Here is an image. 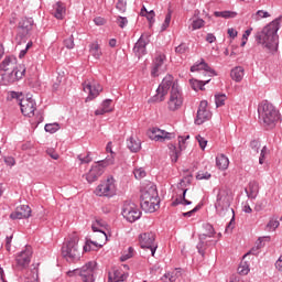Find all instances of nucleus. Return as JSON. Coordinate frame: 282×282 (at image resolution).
Wrapping results in <instances>:
<instances>
[{
	"label": "nucleus",
	"instance_id": "423d86ee",
	"mask_svg": "<svg viewBox=\"0 0 282 282\" xmlns=\"http://www.w3.org/2000/svg\"><path fill=\"white\" fill-rule=\"evenodd\" d=\"M67 276H80L83 282H96V262L90 261L80 269L68 271Z\"/></svg>",
	"mask_w": 282,
	"mask_h": 282
},
{
	"label": "nucleus",
	"instance_id": "9b49d317",
	"mask_svg": "<svg viewBox=\"0 0 282 282\" xmlns=\"http://www.w3.org/2000/svg\"><path fill=\"white\" fill-rule=\"evenodd\" d=\"M32 247L25 246L24 250H22L15 257V270H25L32 261Z\"/></svg>",
	"mask_w": 282,
	"mask_h": 282
},
{
	"label": "nucleus",
	"instance_id": "b1692460",
	"mask_svg": "<svg viewBox=\"0 0 282 282\" xmlns=\"http://www.w3.org/2000/svg\"><path fill=\"white\" fill-rule=\"evenodd\" d=\"M145 200L160 202L158 188L155 186H150L148 189L142 192L141 202Z\"/></svg>",
	"mask_w": 282,
	"mask_h": 282
},
{
	"label": "nucleus",
	"instance_id": "5701e85b",
	"mask_svg": "<svg viewBox=\"0 0 282 282\" xmlns=\"http://www.w3.org/2000/svg\"><path fill=\"white\" fill-rule=\"evenodd\" d=\"M164 61H166V55L164 54H158L154 57L151 70V76H153V78L159 76L160 69H162V66L164 65Z\"/></svg>",
	"mask_w": 282,
	"mask_h": 282
},
{
	"label": "nucleus",
	"instance_id": "4d7b16f0",
	"mask_svg": "<svg viewBox=\"0 0 282 282\" xmlns=\"http://www.w3.org/2000/svg\"><path fill=\"white\" fill-rule=\"evenodd\" d=\"M250 148L252 149V151L254 153H259V150L261 149V142L257 141V140H253L251 141L250 143Z\"/></svg>",
	"mask_w": 282,
	"mask_h": 282
},
{
	"label": "nucleus",
	"instance_id": "69168bd1",
	"mask_svg": "<svg viewBox=\"0 0 282 282\" xmlns=\"http://www.w3.org/2000/svg\"><path fill=\"white\" fill-rule=\"evenodd\" d=\"M237 17V12L235 11H224V19H235Z\"/></svg>",
	"mask_w": 282,
	"mask_h": 282
},
{
	"label": "nucleus",
	"instance_id": "09e8293b",
	"mask_svg": "<svg viewBox=\"0 0 282 282\" xmlns=\"http://www.w3.org/2000/svg\"><path fill=\"white\" fill-rule=\"evenodd\" d=\"M116 8L119 12H127V0H118Z\"/></svg>",
	"mask_w": 282,
	"mask_h": 282
},
{
	"label": "nucleus",
	"instance_id": "f8f14e48",
	"mask_svg": "<svg viewBox=\"0 0 282 282\" xmlns=\"http://www.w3.org/2000/svg\"><path fill=\"white\" fill-rule=\"evenodd\" d=\"M151 43V33H142L133 47L134 56L142 58L147 54V46Z\"/></svg>",
	"mask_w": 282,
	"mask_h": 282
},
{
	"label": "nucleus",
	"instance_id": "c03bdc74",
	"mask_svg": "<svg viewBox=\"0 0 282 282\" xmlns=\"http://www.w3.org/2000/svg\"><path fill=\"white\" fill-rule=\"evenodd\" d=\"M226 95H215L216 107H224L226 105Z\"/></svg>",
	"mask_w": 282,
	"mask_h": 282
},
{
	"label": "nucleus",
	"instance_id": "58836bf2",
	"mask_svg": "<svg viewBox=\"0 0 282 282\" xmlns=\"http://www.w3.org/2000/svg\"><path fill=\"white\" fill-rule=\"evenodd\" d=\"M44 129L46 133H56L61 129V124L58 122L46 123Z\"/></svg>",
	"mask_w": 282,
	"mask_h": 282
},
{
	"label": "nucleus",
	"instance_id": "f3484780",
	"mask_svg": "<svg viewBox=\"0 0 282 282\" xmlns=\"http://www.w3.org/2000/svg\"><path fill=\"white\" fill-rule=\"evenodd\" d=\"M83 87L84 91L88 94L86 102H89V100H94V98H98L100 91H102V86L96 83L90 84L89 82H85L83 84Z\"/></svg>",
	"mask_w": 282,
	"mask_h": 282
},
{
	"label": "nucleus",
	"instance_id": "473e14b6",
	"mask_svg": "<svg viewBox=\"0 0 282 282\" xmlns=\"http://www.w3.org/2000/svg\"><path fill=\"white\" fill-rule=\"evenodd\" d=\"M229 164H230V161L227 159V156L225 154H219L218 156H216V166L220 171H226V169H228Z\"/></svg>",
	"mask_w": 282,
	"mask_h": 282
},
{
	"label": "nucleus",
	"instance_id": "39448f33",
	"mask_svg": "<svg viewBox=\"0 0 282 282\" xmlns=\"http://www.w3.org/2000/svg\"><path fill=\"white\" fill-rule=\"evenodd\" d=\"M176 87V89H180V84L177 83V79H175L172 75H166L162 83L159 85L156 89V95H154L149 102H164V98H166V94L170 91H173V89Z\"/></svg>",
	"mask_w": 282,
	"mask_h": 282
},
{
	"label": "nucleus",
	"instance_id": "79ce46f5",
	"mask_svg": "<svg viewBox=\"0 0 282 282\" xmlns=\"http://www.w3.org/2000/svg\"><path fill=\"white\" fill-rule=\"evenodd\" d=\"M173 14V11L171 9L167 10V13L165 15V20L161 26L162 32H164V30H166V28H169V25H171V17Z\"/></svg>",
	"mask_w": 282,
	"mask_h": 282
},
{
	"label": "nucleus",
	"instance_id": "0eeeda50",
	"mask_svg": "<svg viewBox=\"0 0 282 282\" xmlns=\"http://www.w3.org/2000/svg\"><path fill=\"white\" fill-rule=\"evenodd\" d=\"M113 164V156L106 158L105 160L98 161L93 165L89 172L86 174V180L88 184H94V182H98L99 177L105 173L106 166H111Z\"/></svg>",
	"mask_w": 282,
	"mask_h": 282
},
{
	"label": "nucleus",
	"instance_id": "37998d69",
	"mask_svg": "<svg viewBox=\"0 0 282 282\" xmlns=\"http://www.w3.org/2000/svg\"><path fill=\"white\" fill-rule=\"evenodd\" d=\"M279 226H281V223H279V218H271L269 220V223L267 224V229L268 230H274L275 228H278Z\"/></svg>",
	"mask_w": 282,
	"mask_h": 282
},
{
	"label": "nucleus",
	"instance_id": "f03ea898",
	"mask_svg": "<svg viewBox=\"0 0 282 282\" xmlns=\"http://www.w3.org/2000/svg\"><path fill=\"white\" fill-rule=\"evenodd\" d=\"M230 204H232V194L226 188L219 189L215 203L217 215H219V217H225L227 213L232 214V218L226 226V232H230L235 228V209L230 208Z\"/></svg>",
	"mask_w": 282,
	"mask_h": 282
},
{
	"label": "nucleus",
	"instance_id": "9d476101",
	"mask_svg": "<svg viewBox=\"0 0 282 282\" xmlns=\"http://www.w3.org/2000/svg\"><path fill=\"white\" fill-rule=\"evenodd\" d=\"M139 243L144 250H150L151 256L155 257L158 250V242H155V235L153 232H144L139 236Z\"/></svg>",
	"mask_w": 282,
	"mask_h": 282
},
{
	"label": "nucleus",
	"instance_id": "de8ad7c7",
	"mask_svg": "<svg viewBox=\"0 0 282 282\" xmlns=\"http://www.w3.org/2000/svg\"><path fill=\"white\" fill-rule=\"evenodd\" d=\"M77 158L80 161V164H89V162H91V153L89 152L85 156L79 154Z\"/></svg>",
	"mask_w": 282,
	"mask_h": 282
},
{
	"label": "nucleus",
	"instance_id": "2eb2a0df",
	"mask_svg": "<svg viewBox=\"0 0 282 282\" xmlns=\"http://www.w3.org/2000/svg\"><path fill=\"white\" fill-rule=\"evenodd\" d=\"M148 137L155 142H166V140H173L175 133L166 132L160 128H152L148 131Z\"/></svg>",
	"mask_w": 282,
	"mask_h": 282
},
{
	"label": "nucleus",
	"instance_id": "a18cd8bd",
	"mask_svg": "<svg viewBox=\"0 0 282 282\" xmlns=\"http://www.w3.org/2000/svg\"><path fill=\"white\" fill-rule=\"evenodd\" d=\"M270 17V13L268 11L259 10L253 15L256 21H261V19H268Z\"/></svg>",
	"mask_w": 282,
	"mask_h": 282
},
{
	"label": "nucleus",
	"instance_id": "2f4dec72",
	"mask_svg": "<svg viewBox=\"0 0 282 282\" xmlns=\"http://www.w3.org/2000/svg\"><path fill=\"white\" fill-rule=\"evenodd\" d=\"M210 83V79H189V85L194 91H204V86L208 85Z\"/></svg>",
	"mask_w": 282,
	"mask_h": 282
},
{
	"label": "nucleus",
	"instance_id": "3c124183",
	"mask_svg": "<svg viewBox=\"0 0 282 282\" xmlns=\"http://www.w3.org/2000/svg\"><path fill=\"white\" fill-rule=\"evenodd\" d=\"M188 50V46L186 43H181L178 46L175 47L176 54H186V51Z\"/></svg>",
	"mask_w": 282,
	"mask_h": 282
},
{
	"label": "nucleus",
	"instance_id": "e433bc0d",
	"mask_svg": "<svg viewBox=\"0 0 282 282\" xmlns=\"http://www.w3.org/2000/svg\"><path fill=\"white\" fill-rule=\"evenodd\" d=\"M13 72L15 74V78L21 80L25 76V65L20 64L19 66H14Z\"/></svg>",
	"mask_w": 282,
	"mask_h": 282
},
{
	"label": "nucleus",
	"instance_id": "e2e57ef3",
	"mask_svg": "<svg viewBox=\"0 0 282 282\" xmlns=\"http://www.w3.org/2000/svg\"><path fill=\"white\" fill-rule=\"evenodd\" d=\"M112 111V109H105L102 106H101V108H99V109H97L96 111H95V116H105V113H109V112H111Z\"/></svg>",
	"mask_w": 282,
	"mask_h": 282
},
{
	"label": "nucleus",
	"instance_id": "4be33fe9",
	"mask_svg": "<svg viewBox=\"0 0 282 282\" xmlns=\"http://www.w3.org/2000/svg\"><path fill=\"white\" fill-rule=\"evenodd\" d=\"M191 72H202L204 76H206V74H209V76H217V72L210 68L208 63H206V61L204 59H202L199 63L194 64L191 67Z\"/></svg>",
	"mask_w": 282,
	"mask_h": 282
},
{
	"label": "nucleus",
	"instance_id": "7ed1b4c3",
	"mask_svg": "<svg viewBox=\"0 0 282 282\" xmlns=\"http://www.w3.org/2000/svg\"><path fill=\"white\" fill-rule=\"evenodd\" d=\"M258 113L259 120L264 129H274L276 123L281 120V113L276 107L268 101H262L258 106Z\"/></svg>",
	"mask_w": 282,
	"mask_h": 282
},
{
	"label": "nucleus",
	"instance_id": "aec40b11",
	"mask_svg": "<svg viewBox=\"0 0 282 282\" xmlns=\"http://www.w3.org/2000/svg\"><path fill=\"white\" fill-rule=\"evenodd\" d=\"M30 217H32V208L28 205L18 206L15 210L10 214L11 219H30Z\"/></svg>",
	"mask_w": 282,
	"mask_h": 282
},
{
	"label": "nucleus",
	"instance_id": "f704fd0d",
	"mask_svg": "<svg viewBox=\"0 0 282 282\" xmlns=\"http://www.w3.org/2000/svg\"><path fill=\"white\" fill-rule=\"evenodd\" d=\"M89 52H90L91 56H94V58H96V61H98V58H100V56H102V51H100V45H98V43L90 44Z\"/></svg>",
	"mask_w": 282,
	"mask_h": 282
},
{
	"label": "nucleus",
	"instance_id": "680f3d73",
	"mask_svg": "<svg viewBox=\"0 0 282 282\" xmlns=\"http://www.w3.org/2000/svg\"><path fill=\"white\" fill-rule=\"evenodd\" d=\"M196 140H198L200 149L205 150L208 141H206V139H204L202 135H197Z\"/></svg>",
	"mask_w": 282,
	"mask_h": 282
},
{
	"label": "nucleus",
	"instance_id": "5fc2aeb1",
	"mask_svg": "<svg viewBox=\"0 0 282 282\" xmlns=\"http://www.w3.org/2000/svg\"><path fill=\"white\" fill-rule=\"evenodd\" d=\"M128 23H129V20H127V18H124V17L117 18V24L119 25V28L124 29V28H127Z\"/></svg>",
	"mask_w": 282,
	"mask_h": 282
},
{
	"label": "nucleus",
	"instance_id": "49530a36",
	"mask_svg": "<svg viewBox=\"0 0 282 282\" xmlns=\"http://www.w3.org/2000/svg\"><path fill=\"white\" fill-rule=\"evenodd\" d=\"M204 20L203 19H196L192 22V30H200V28H204Z\"/></svg>",
	"mask_w": 282,
	"mask_h": 282
},
{
	"label": "nucleus",
	"instance_id": "6e6552de",
	"mask_svg": "<svg viewBox=\"0 0 282 282\" xmlns=\"http://www.w3.org/2000/svg\"><path fill=\"white\" fill-rule=\"evenodd\" d=\"M122 217L126 218V220L129 221V224H134V221H138L140 217H142V212L140 210V207L131 200H127L123 203L122 206Z\"/></svg>",
	"mask_w": 282,
	"mask_h": 282
},
{
	"label": "nucleus",
	"instance_id": "603ef678",
	"mask_svg": "<svg viewBox=\"0 0 282 282\" xmlns=\"http://www.w3.org/2000/svg\"><path fill=\"white\" fill-rule=\"evenodd\" d=\"M64 45L67 47V50H74V35H70L66 40H64Z\"/></svg>",
	"mask_w": 282,
	"mask_h": 282
},
{
	"label": "nucleus",
	"instance_id": "bf43d9fd",
	"mask_svg": "<svg viewBox=\"0 0 282 282\" xmlns=\"http://www.w3.org/2000/svg\"><path fill=\"white\" fill-rule=\"evenodd\" d=\"M196 180H210V173L208 172H198Z\"/></svg>",
	"mask_w": 282,
	"mask_h": 282
},
{
	"label": "nucleus",
	"instance_id": "7c9ffc66",
	"mask_svg": "<svg viewBox=\"0 0 282 282\" xmlns=\"http://www.w3.org/2000/svg\"><path fill=\"white\" fill-rule=\"evenodd\" d=\"M180 276H182V269H175L172 272L165 273L162 278V281L165 282H175L177 281V279H180Z\"/></svg>",
	"mask_w": 282,
	"mask_h": 282
},
{
	"label": "nucleus",
	"instance_id": "8fccbe9b",
	"mask_svg": "<svg viewBox=\"0 0 282 282\" xmlns=\"http://www.w3.org/2000/svg\"><path fill=\"white\" fill-rule=\"evenodd\" d=\"M148 21H149V24H150V28L155 23V11L151 10V11H148V13L145 14Z\"/></svg>",
	"mask_w": 282,
	"mask_h": 282
},
{
	"label": "nucleus",
	"instance_id": "c756f323",
	"mask_svg": "<svg viewBox=\"0 0 282 282\" xmlns=\"http://www.w3.org/2000/svg\"><path fill=\"white\" fill-rule=\"evenodd\" d=\"M246 194L249 199H257L259 195V183L256 181L250 182L248 188H246Z\"/></svg>",
	"mask_w": 282,
	"mask_h": 282
},
{
	"label": "nucleus",
	"instance_id": "412c9836",
	"mask_svg": "<svg viewBox=\"0 0 282 282\" xmlns=\"http://www.w3.org/2000/svg\"><path fill=\"white\" fill-rule=\"evenodd\" d=\"M129 279V273L124 272L122 268H112V271L108 273V282H124Z\"/></svg>",
	"mask_w": 282,
	"mask_h": 282
},
{
	"label": "nucleus",
	"instance_id": "cd10ccee",
	"mask_svg": "<svg viewBox=\"0 0 282 282\" xmlns=\"http://www.w3.org/2000/svg\"><path fill=\"white\" fill-rule=\"evenodd\" d=\"M65 4L63 2H56L53 6L52 14L55 17V19L63 20L65 19Z\"/></svg>",
	"mask_w": 282,
	"mask_h": 282
},
{
	"label": "nucleus",
	"instance_id": "a211bd4d",
	"mask_svg": "<svg viewBox=\"0 0 282 282\" xmlns=\"http://www.w3.org/2000/svg\"><path fill=\"white\" fill-rule=\"evenodd\" d=\"M206 107H208V101H200L195 119V124H204L206 120H210L212 115L210 111L206 109Z\"/></svg>",
	"mask_w": 282,
	"mask_h": 282
},
{
	"label": "nucleus",
	"instance_id": "dca6fc26",
	"mask_svg": "<svg viewBox=\"0 0 282 282\" xmlns=\"http://www.w3.org/2000/svg\"><path fill=\"white\" fill-rule=\"evenodd\" d=\"M33 25L34 20L32 18H23L18 24L19 33L17 36V41H19V39L23 41V39L30 34Z\"/></svg>",
	"mask_w": 282,
	"mask_h": 282
},
{
	"label": "nucleus",
	"instance_id": "0e129e2a",
	"mask_svg": "<svg viewBox=\"0 0 282 282\" xmlns=\"http://www.w3.org/2000/svg\"><path fill=\"white\" fill-rule=\"evenodd\" d=\"M147 176V172H144V170H137L134 171V177L137 180H142V177Z\"/></svg>",
	"mask_w": 282,
	"mask_h": 282
},
{
	"label": "nucleus",
	"instance_id": "ddd939ff",
	"mask_svg": "<svg viewBox=\"0 0 282 282\" xmlns=\"http://www.w3.org/2000/svg\"><path fill=\"white\" fill-rule=\"evenodd\" d=\"M184 105V97L182 96V89L176 87L173 90H170V99L167 101V108L170 111H177Z\"/></svg>",
	"mask_w": 282,
	"mask_h": 282
},
{
	"label": "nucleus",
	"instance_id": "864d4df0",
	"mask_svg": "<svg viewBox=\"0 0 282 282\" xmlns=\"http://www.w3.org/2000/svg\"><path fill=\"white\" fill-rule=\"evenodd\" d=\"M268 156V147H263L259 158V164H263L265 162V158Z\"/></svg>",
	"mask_w": 282,
	"mask_h": 282
},
{
	"label": "nucleus",
	"instance_id": "1a4fd4ad",
	"mask_svg": "<svg viewBox=\"0 0 282 282\" xmlns=\"http://www.w3.org/2000/svg\"><path fill=\"white\" fill-rule=\"evenodd\" d=\"M95 193L98 197H113L116 195V180L113 176L108 177L106 182L99 184Z\"/></svg>",
	"mask_w": 282,
	"mask_h": 282
},
{
	"label": "nucleus",
	"instance_id": "20e7f679",
	"mask_svg": "<svg viewBox=\"0 0 282 282\" xmlns=\"http://www.w3.org/2000/svg\"><path fill=\"white\" fill-rule=\"evenodd\" d=\"M78 235H72L62 246V257L68 263L80 261V250L78 249Z\"/></svg>",
	"mask_w": 282,
	"mask_h": 282
},
{
	"label": "nucleus",
	"instance_id": "13d9d810",
	"mask_svg": "<svg viewBox=\"0 0 282 282\" xmlns=\"http://www.w3.org/2000/svg\"><path fill=\"white\" fill-rule=\"evenodd\" d=\"M33 43L32 41L28 42L24 50L20 51L19 58H23L28 54V50L32 47Z\"/></svg>",
	"mask_w": 282,
	"mask_h": 282
},
{
	"label": "nucleus",
	"instance_id": "ea45409f",
	"mask_svg": "<svg viewBox=\"0 0 282 282\" xmlns=\"http://www.w3.org/2000/svg\"><path fill=\"white\" fill-rule=\"evenodd\" d=\"M204 230H205V234H200V235H206V238H210V237H214L215 236V227H213V225L210 224H205L203 226Z\"/></svg>",
	"mask_w": 282,
	"mask_h": 282
},
{
	"label": "nucleus",
	"instance_id": "774afa93",
	"mask_svg": "<svg viewBox=\"0 0 282 282\" xmlns=\"http://www.w3.org/2000/svg\"><path fill=\"white\" fill-rule=\"evenodd\" d=\"M275 268L279 270V272H282V256L276 260Z\"/></svg>",
	"mask_w": 282,
	"mask_h": 282
},
{
	"label": "nucleus",
	"instance_id": "6e6d98bb",
	"mask_svg": "<svg viewBox=\"0 0 282 282\" xmlns=\"http://www.w3.org/2000/svg\"><path fill=\"white\" fill-rule=\"evenodd\" d=\"M248 272H250V268H248V265L240 264L238 267V274H241L242 276H246V274H248Z\"/></svg>",
	"mask_w": 282,
	"mask_h": 282
},
{
	"label": "nucleus",
	"instance_id": "338daca9",
	"mask_svg": "<svg viewBox=\"0 0 282 282\" xmlns=\"http://www.w3.org/2000/svg\"><path fill=\"white\" fill-rule=\"evenodd\" d=\"M4 163H6L7 166H14V164H15L14 158L6 156L4 158Z\"/></svg>",
	"mask_w": 282,
	"mask_h": 282
},
{
	"label": "nucleus",
	"instance_id": "72a5a7b5",
	"mask_svg": "<svg viewBox=\"0 0 282 282\" xmlns=\"http://www.w3.org/2000/svg\"><path fill=\"white\" fill-rule=\"evenodd\" d=\"M243 74L245 69L241 66H238L231 69L230 77L236 83H241V80H243Z\"/></svg>",
	"mask_w": 282,
	"mask_h": 282
},
{
	"label": "nucleus",
	"instance_id": "c9c22d12",
	"mask_svg": "<svg viewBox=\"0 0 282 282\" xmlns=\"http://www.w3.org/2000/svg\"><path fill=\"white\" fill-rule=\"evenodd\" d=\"M97 248H102V245H98V242L93 240H86L84 252H91V250H96Z\"/></svg>",
	"mask_w": 282,
	"mask_h": 282
},
{
	"label": "nucleus",
	"instance_id": "a878e982",
	"mask_svg": "<svg viewBox=\"0 0 282 282\" xmlns=\"http://www.w3.org/2000/svg\"><path fill=\"white\" fill-rule=\"evenodd\" d=\"M140 206L144 213H155L160 208V200H141Z\"/></svg>",
	"mask_w": 282,
	"mask_h": 282
},
{
	"label": "nucleus",
	"instance_id": "f257e3e1",
	"mask_svg": "<svg viewBox=\"0 0 282 282\" xmlns=\"http://www.w3.org/2000/svg\"><path fill=\"white\" fill-rule=\"evenodd\" d=\"M281 28V18H276L271 23L256 34V41L259 45H263L269 52H276L279 50V32Z\"/></svg>",
	"mask_w": 282,
	"mask_h": 282
},
{
	"label": "nucleus",
	"instance_id": "4468645a",
	"mask_svg": "<svg viewBox=\"0 0 282 282\" xmlns=\"http://www.w3.org/2000/svg\"><path fill=\"white\" fill-rule=\"evenodd\" d=\"M188 138H191V135L178 137V148L175 147V144L173 143L169 144L170 155L173 163L180 160V155H182V151L186 149V140H188Z\"/></svg>",
	"mask_w": 282,
	"mask_h": 282
},
{
	"label": "nucleus",
	"instance_id": "393cba45",
	"mask_svg": "<svg viewBox=\"0 0 282 282\" xmlns=\"http://www.w3.org/2000/svg\"><path fill=\"white\" fill-rule=\"evenodd\" d=\"M17 66V58L13 55L6 56L0 63V72H10Z\"/></svg>",
	"mask_w": 282,
	"mask_h": 282
},
{
	"label": "nucleus",
	"instance_id": "bb28decb",
	"mask_svg": "<svg viewBox=\"0 0 282 282\" xmlns=\"http://www.w3.org/2000/svg\"><path fill=\"white\" fill-rule=\"evenodd\" d=\"M206 235H198V243L196 246L198 253H200L202 257H205L206 254V249L208 248V246H210V243H213V241L210 240H206Z\"/></svg>",
	"mask_w": 282,
	"mask_h": 282
},
{
	"label": "nucleus",
	"instance_id": "c85d7f7f",
	"mask_svg": "<svg viewBox=\"0 0 282 282\" xmlns=\"http://www.w3.org/2000/svg\"><path fill=\"white\" fill-rule=\"evenodd\" d=\"M127 148L129 151H131V153H138V151L142 149V142L138 138L130 137L127 140Z\"/></svg>",
	"mask_w": 282,
	"mask_h": 282
},
{
	"label": "nucleus",
	"instance_id": "4c0bfd02",
	"mask_svg": "<svg viewBox=\"0 0 282 282\" xmlns=\"http://www.w3.org/2000/svg\"><path fill=\"white\" fill-rule=\"evenodd\" d=\"M2 80H6V83L12 84V83H17V80L19 79L14 73V69H12L9 74L2 75Z\"/></svg>",
	"mask_w": 282,
	"mask_h": 282
},
{
	"label": "nucleus",
	"instance_id": "a19ab883",
	"mask_svg": "<svg viewBox=\"0 0 282 282\" xmlns=\"http://www.w3.org/2000/svg\"><path fill=\"white\" fill-rule=\"evenodd\" d=\"M30 274L31 275H28L25 278L26 282H36V281H39V269L37 268H34L32 271H30Z\"/></svg>",
	"mask_w": 282,
	"mask_h": 282
},
{
	"label": "nucleus",
	"instance_id": "6ab92c4d",
	"mask_svg": "<svg viewBox=\"0 0 282 282\" xmlns=\"http://www.w3.org/2000/svg\"><path fill=\"white\" fill-rule=\"evenodd\" d=\"M20 108L23 116L32 118V116H34V111H36V102L32 98H23L20 100Z\"/></svg>",
	"mask_w": 282,
	"mask_h": 282
},
{
	"label": "nucleus",
	"instance_id": "052dcab7",
	"mask_svg": "<svg viewBox=\"0 0 282 282\" xmlns=\"http://www.w3.org/2000/svg\"><path fill=\"white\" fill-rule=\"evenodd\" d=\"M200 208H202V205H197L194 209L187 213H183V217H193V215H195V213H197V210H199Z\"/></svg>",
	"mask_w": 282,
	"mask_h": 282
}]
</instances>
